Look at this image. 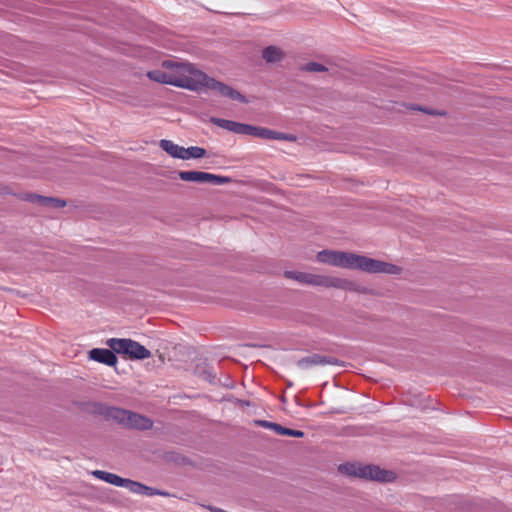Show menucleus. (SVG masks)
<instances>
[{
    "label": "nucleus",
    "instance_id": "1",
    "mask_svg": "<svg viewBox=\"0 0 512 512\" xmlns=\"http://www.w3.org/2000/svg\"><path fill=\"white\" fill-rule=\"evenodd\" d=\"M164 68H170L171 85L200 92L214 90L220 95L244 102V97L232 87L209 77L188 62L168 60L163 62Z\"/></svg>",
    "mask_w": 512,
    "mask_h": 512
},
{
    "label": "nucleus",
    "instance_id": "2",
    "mask_svg": "<svg viewBox=\"0 0 512 512\" xmlns=\"http://www.w3.org/2000/svg\"><path fill=\"white\" fill-rule=\"evenodd\" d=\"M316 259L320 263L345 269L361 270L371 274L398 275L402 272L401 267L392 263L351 252L323 250L317 253Z\"/></svg>",
    "mask_w": 512,
    "mask_h": 512
},
{
    "label": "nucleus",
    "instance_id": "3",
    "mask_svg": "<svg viewBox=\"0 0 512 512\" xmlns=\"http://www.w3.org/2000/svg\"><path fill=\"white\" fill-rule=\"evenodd\" d=\"M284 275L286 278L295 280L301 284L325 288H336L349 291H358L357 285L354 282L338 277L317 275L299 271H286Z\"/></svg>",
    "mask_w": 512,
    "mask_h": 512
},
{
    "label": "nucleus",
    "instance_id": "4",
    "mask_svg": "<svg viewBox=\"0 0 512 512\" xmlns=\"http://www.w3.org/2000/svg\"><path fill=\"white\" fill-rule=\"evenodd\" d=\"M339 472L348 476H355L368 480L380 482H391L395 479L393 472L382 470L375 465H360L355 463H346L338 467Z\"/></svg>",
    "mask_w": 512,
    "mask_h": 512
},
{
    "label": "nucleus",
    "instance_id": "5",
    "mask_svg": "<svg viewBox=\"0 0 512 512\" xmlns=\"http://www.w3.org/2000/svg\"><path fill=\"white\" fill-rule=\"evenodd\" d=\"M108 345L116 353L127 354L134 359H146L151 356L147 348L131 339L112 338Z\"/></svg>",
    "mask_w": 512,
    "mask_h": 512
},
{
    "label": "nucleus",
    "instance_id": "6",
    "mask_svg": "<svg viewBox=\"0 0 512 512\" xmlns=\"http://www.w3.org/2000/svg\"><path fill=\"white\" fill-rule=\"evenodd\" d=\"M110 416L128 428L148 430L153 426L149 418L120 408L112 409Z\"/></svg>",
    "mask_w": 512,
    "mask_h": 512
},
{
    "label": "nucleus",
    "instance_id": "7",
    "mask_svg": "<svg viewBox=\"0 0 512 512\" xmlns=\"http://www.w3.org/2000/svg\"><path fill=\"white\" fill-rule=\"evenodd\" d=\"M179 177L187 182L211 183L213 185H222L231 181L229 177L202 171H180Z\"/></svg>",
    "mask_w": 512,
    "mask_h": 512
},
{
    "label": "nucleus",
    "instance_id": "8",
    "mask_svg": "<svg viewBox=\"0 0 512 512\" xmlns=\"http://www.w3.org/2000/svg\"><path fill=\"white\" fill-rule=\"evenodd\" d=\"M245 135H250L261 139L284 140L288 142H295L297 140V137L293 134H286L265 127L253 126L249 124H247Z\"/></svg>",
    "mask_w": 512,
    "mask_h": 512
},
{
    "label": "nucleus",
    "instance_id": "9",
    "mask_svg": "<svg viewBox=\"0 0 512 512\" xmlns=\"http://www.w3.org/2000/svg\"><path fill=\"white\" fill-rule=\"evenodd\" d=\"M115 351L109 349L94 348L89 352V357L99 363L114 366L117 363Z\"/></svg>",
    "mask_w": 512,
    "mask_h": 512
},
{
    "label": "nucleus",
    "instance_id": "10",
    "mask_svg": "<svg viewBox=\"0 0 512 512\" xmlns=\"http://www.w3.org/2000/svg\"><path fill=\"white\" fill-rule=\"evenodd\" d=\"M211 121L220 128L236 134L245 135L247 124L221 118H212Z\"/></svg>",
    "mask_w": 512,
    "mask_h": 512
},
{
    "label": "nucleus",
    "instance_id": "11",
    "mask_svg": "<svg viewBox=\"0 0 512 512\" xmlns=\"http://www.w3.org/2000/svg\"><path fill=\"white\" fill-rule=\"evenodd\" d=\"M160 147L171 157L182 159L184 156V147L178 144H175L171 140L163 139L160 141Z\"/></svg>",
    "mask_w": 512,
    "mask_h": 512
},
{
    "label": "nucleus",
    "instance_id": "12",
    "mask_svg": "<svg viewBox=\"0 0 512 512\" xmlns=\"http://www.w3.org/2000/svg\"><path fill=\"white\" fill-rule=\"evenodd\" d=\"M96 478L98 479H101L109 484H112V485H115V486H118V487H122L124 486V481H125V478H122L116 474H113V473H109V472H106V471H101V470H95L93 471L92 473Z\"/></svg>",
    "mask_w": 512,
    "mask_h": 512
},
{
    "label": "nucleus",
    "instance_id": "13",
    "mask_svg": "<svg viewBox=\"0 0 512 512\" xmlns=\"http://www.w3.org/2000/svg\"><path fill=\"white\" fill-rule=\"evenodd\" d=\"M326 364H333V361H331L329 358L321 355H312L309 357H305L301 359L298 362V365L307 368L314 365H326Z\"/></svg>",
    "mask_w": 512,
    "mask_h": 512
},
{
    "label": "nucleus",
    "instance_id": "14",
    "mask_svg": "<svg viewBox=\"0 0 512 512\" xmlns=\"http://www.w3.org/2000/svg\"><path fill=\"white\" fill-rule=\"evenodd\" d=\"M30 200L32 202H38L40 205L50 206L54 208H62L66 205V202L64 200L51 197H43L40 195H31Z\"/></svg>",
    "mask_w": 512,
    "mask_h": 512
},
{
    "label": "nucleus",
    "instance_id": "15",
    "mask_svg": "<svg viewBox=\"0 0 512 512\" xmlns=\"http://www.w3.org/2000/svg\"><path fill=\"white\" fill-rule=\"evenodd\" d=\"M283 51L276 46H268L263 50L262 56L267 63L279 62L283 58Z\"/></svg>",
    "mask_w": 512,
    "mask_h": 512
},
{
    "label": "nucleus",
    "instance_id": "16",
    "mask_svg": "<svg viewBox=\"0 0 512 512\" xmlns=\"http://www.w3.org/2000/svg\"><path fill=\"white\" fill-rule=\"evenodd\" d=\"M165 69L166 70L157 69V70L149 71L147 73V76L149 77V79H151L153 81L171 85L172 80H171V76H170V68H165Z\"/></svg>",
    "mask_w": 512,
    "mask_h": 512
},
{
    "label": "nucleus",
    "instance_id": "17",
    "mask_svg": "<svg viewBox=\"0 0 512 512\" xmlns=\"http://www.w3.org/2000/svg\"><path fill=\"white\" fill-rule=\"evenodd\" d=\"M125 488L129 489L131 492L137 493V494H147L152 495V489L135 481H132L130 479H125L124 481Z\"/></svg>",
    "mask_w": 512,
    "mask_h": 512
},
{
    "label": "nucleus",
    "instance_id": "18",
    "mask_svg": "<svg viewBox=\"0 0 512 512\" xmlns=\"http://www.w3.org/2000/svg\"><path fill=\"white\" fill-rule=\"evenodd\" d=\"M206 155V150L202 147L198 146H191L188 148L184 147V156L183 160L188 159H199Z\"/></svg>",
    "mask_w": 512,
    "mask_h": 512
},
{
    "label": "nucleus",
    "instance_id": "19",
    "mask_svg": "<svg viewBox=\"0 0 512 512\" xmlns=\"http://www.w3.org/2000/svg\"><path fill=\"white\" fill-rule=\"evenodd\" d=\"M304 70L308 72H324L327 71V68L322 64L310 62L305 65Z\"/></svg>",
    "mask_w": 512,
    "mask_h": 512
},
{
    "label": "nucleus",
    "instance_id": "20",
    "mask_svg": "<svg viewBox=\"0 0 512 512\" xmlns=\"http://www.w3.org/2000/svg\"><path fill=\"white\" fill-rule=\"evenodd\" d=\"M284 436L297 437L302 438L304 436V432L300 430H294L290 428L284 427L283 434Z\"/></svg>",
    "mask_w": 512,
    "mask_h": 512
},
{
    "label": "nucleus",
    "instance_id": "21",
    "mask_svg": "<svg viewBox=\"0 0 512 512\" xmlns=\"http://www.w3.org/2000/svg\"><path fill=\"white\" fill-rule=\"evenodd\" d=\"M258 425L262 426V427H265V428H268V429H273V426L275 425V423L273 422H269V421H265V420H260V421H257L256 422Z\"/></svg>",
    "mask_w": 512,
    "mask_h": 512
},
{
    "label": "nucleus",
    "instance_id": "22",
    "mask_svg": "<svg viewBox=\"0 0 512 512\" xmlns=\"http://www.w3.org/2000/svg\"><path fill=\"white\" fill-rule=\"evenodd\" d=\"M277 434L279 435H282L283 434V430H284V427L275 423V425L273 426V429Z\"/></svg>",
    "mask_w": 512,
    "mask_h": 512
}]
</instances>
